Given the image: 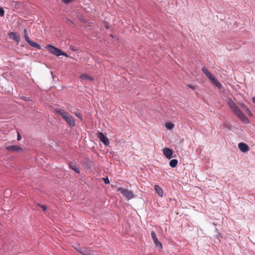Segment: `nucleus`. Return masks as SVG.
Masks as SVG:
<instances>
[{
  "label": "nucleus",
  "mask_w": 255,
  "mask_h": 255,
  "mask_svg": "<svg viewBox=\"0 0 255 255\" xmlns=\"http://www.w3.org/2000/svg\"><path fill=\"white\" fill-rule=\"evenodd\" d=\"M230 108L233 110L234 114L245 124L249 123V120L241 110L237 106L236 104L232 101L228 103Z\"/></svg>",
  "instance_id": "nucleus-1"
},
{
  "label": "nucleus",
  "mask_w": 255,
  "mask_h": 255,
  "mask_svg": "<svg viewBox=\"0 0 255 255\" xmlns=\"http://www.w3.org/2000/svg\"><path fill=\"white\" fill-rule=\"evenodd\" d=\"M56 113L60 114L63 119L69 124L71 127H73L75 126L76 123L73 117L70 115L68 112L63 109H55Z\"/></svg>",
  "instance_id": "nucleus-2"
},
{
  "label": "nucleus",
  "mask_w": 255,
  "mask_h": 255,
  "mask_svg": "<svg viewBox=\"0 0 255 255\" xmlns=\"http://www.w3.org/2000/svg\"><path fill=\"white\" fill-rule=\"evenodd\" d=\"M202 71L217 87L218 88H221L222 87V85L221 83L217 81V80L212 75V74L206 68L203 67L202 68Z\"/></svg>",
  "instance_id": "nucleus-3"
},
{
  "label": "nucleus",
  "mask_w": 255,
  "mask_h": 255,
  "mask_svg": "<svg viewBox=\"0 0 255 255\" xmlns=\"http://www.w3.org/2000/svg\"><path fill=\"white\" fill-rule=\"evenodd\" d=\"M48 51L57 56H60V55H63V56H65L66 57H67L68 55L67 54H66V53L65 52H63L62 50H61L60 49L52 46V45H48L46 47Z\"/></svg>",
  "instance_id": "nucleus-4"
},
{
  "label": "nucleus",
  "mask_w": 255,
  "mask_h": 255,
  "mask_svg": "<svg viewBox=\"0 0 255 255\" xmlns=\"http://www.w3.org/2000/svg\"><path fill=\"white\" fill-rule=\"evenodd\" d=\"M118 191H120L121 193V194L123 195L124 196H125L128 199H130L132 198L134 196L133 192L131 191L128 190L127 189L120 187L118 189Z\"/></svg>",
  "instance_id": "nucleus-5"
},
{
  "label": "nucleus",
  "mask_w": 255,
  "mask_h": 255,
  "mask_svg": "<svg viewBox=\"0 0 255 255\" xmlns=\"http://www.w3.org/2000/svg\"><path fill=\"white\" fill-rule=\"evenodd\" d=\"M98 137L99 138V140L103 142L106 146L109 144V139L107 138V137L104 135L103 133L101 132L98 133Z\"/></svg>",
  "instance_id": "nucleus-6"
},
{
  "label": "nucleus",
  "mask_w": 255,
  "mask_h": 255,
  "mask_svg": "<svg viewBox=\"0 0 255 255\" xmlns=\"http://www.w3.org/2000/svg\"><path fill=\"white\" fill-rule=\"evenodd\" d=\"M152 239L154 243L156 245V247L161 249L162 246L161 243L158 241V239L156 237V235L154 231H152L151 233Z\"/></svg>",
  "instance_id": "nucleus-7"
},
{
  "label": "nucleus",
  "mask_w": 255,
  "mask_h": 255,
  "mask_svg": "<svg viewBox=\"0 0 255 255\" xmlns=\"http://www.w3.org/2000/svg\"><path fill=\"white\" fill-rule=\"evenodd\" d=\"M6 149L9 151H16L17 152H20L22 151V148L19 146L17 145L7 146L6 147Z\"/></svg>",
  "instance_id": "nucleus-8"
},
{
  "label": "nucleus",
  "mask_w": 255,
  "mask_h": 255,
  "mask_svg": "<svg viewBox=\"0 0 255 255\" xmlns=\"http://www.w3.org/2000/svg\"><path fill=\"white\" fill-rule=\"evenodd\" d=\"M8 35L10 39H12L15 41L17 44H19L20 39V37L19 35H17L16 33L14 32H10Z\"/></svg>",
  "instance_id": "nucleus-9"
},
{
  "label": "nucleus",
  "mask_w": 255,
  "mask_h": 255,
  "mask_svg": "<svg viewBox=\"0 0 255 255\" xmlns=\"http://www.w3.org/2000/svg\"><path fill=\"white\" fill-rule=\"evenodd\" d=\"M163 153L167 158L170 159L172 157L173 151L172 149L165 147L163 149Z\"/></svg>",
  "instance_id": "nucleus-10"
},
{
  "label": "nucleus",
  "mask_w": 255,
  "mask_h": 255,
  "mask_svg": "<svg viewBox=\"0 0 255 255\" xmlns=\"http://www.w3.org/2000/svg\"><path fill=\"white\" fill-rule=\"evenodd\" d=\"M238 147L239 149L243 152H246L249 150L248 145L243 142H240L238 144Z\"/></svg>",
  "instance_id": "nucleus-11"
},
{
  "label": "nucleus",
  "mask_w": 255,
  "mask_h": 255,
  "mask_svg": "<svg viewBox=\"0 0 255 255\" xmlns=\"http://www.w3.org/2000/svg\"><path fill=\"white\" fill-rule=\"evenodd\" d=\"M77 250L83 255H88L90 254V250L85 247H79Z\"/></svg>",
  "instance_id": "nucleus-12"
},
{
  "label": "nucleus",
  "mask_w": 255,
  "mask_h": 255,
  "mask_svg": "<svg viewBox=\"0 0 255 255\" xmlns=\"http://www.w3.org/2000/svg\"><path fill=\"white\" fill-rule=\"evenodd\" d=\"M154 189H155V190L156 191V193L158 194V195L159 196H160V197L163 196V191H162V189H161V188L159 186L155 185L154 186Z\"/></svg>",
  "instance_id": "nucleus-13"
},
{
  "label": "nucleus",
  "mask_w": 255,
  "mask_h": 255,
  "mask_svg": "<svg viewBox=\"0 0 255 255\" xmlns=\"http://www.w3.org/2000/svg\"><path fill=\"white\" fill-rule=\"evenodd\" d=\"M28 44L31 46L36 48L38 49H40L41 48V46L39 44L35 42L32 41L31 40L28 43Z\"/></svg>",
  "instance_id": "nucleus-14"
},
{
  "label": "nucleus",
  "mask_w": 255,
  "mask_h": 255,
  "mask_svg": "<svg viewBox=\"0 0 255 255\" xmlns=\"http://www.w3.org/2000/svg\"><path fill=\"white\" fill-rule=\"evenodd\" d=\"M178 163V160L177 159H172L169 162V165L172 167H175Z\"/></svg>",
  "instance_id": "nucleus-15"
},
{
  "label": "nucleus",
  "mask_w": 255,
  "mask_h": 255,
  "mask_svg": "<svg viewBox=\"0 0 255 255\" xmlns=\"http://www.w3.org/2000/svg\"><path fill=\"white\" fill-rule=\"evenodd\" d=\"M240 106H241V107L242 109V110L245 111L247 114H251V111L247 107V106L246 105H245L243 104H241Z\"/></svg>",
  "instance_id": "nucleus-16"
},
{
  "label": "nucleus",
  "mask_w": 255,
  "mask_h": 255,
  "mask_svg": "<svg viewBox=\"0 0 255 255\" xmlns=\"http://www.w3.org/2000/svg\"><path fill=\"white\" fill-rule=\"evenodd\" d=\"M80 78L81 79L83 80H89V81H92L93 80V78L89 76L88 75L86 74L82 75L80 76Z\"/></svg>",
  "instance_id": "nucleus-17"
},
{
  "label": "nucleus",
  "mask_w": 255,
  "mask_h": 255,
  "mask_svg": "<svg viewBox=\"0 0 255 255\" xmlns=\"http://www.w3.org/2000/svg\"><path fill=\"white\" fill-rule=\"evenodd\" d=\"M69 166L72 169L77 173H80V171L75 165L73 164L72 162H69Z\"/></svg>",
  "instance_id": "nucleus-18"
},
{
  "label": "nucleus",
  "mask_w": 255,
  "mask_h": 255,
  "mask_svg": "<svg viewBox=\"0 0 255 255\" xmlns=\"http://www.w3.org/2000/svg\"><path fill=\"white\" fill-rule=\"evenodd\" d=\"M165 126L167 129L171 130L174 128V125L172 123H167Z\"/></svg>",
  "instance_id": "nucleus-19"
},
{
  "label": "nucleus",
  "mask_w": 255,
  "mask_h": 255,
  "mask_svg": "<svg viewBox=\"0 0 255 255\" xmlns=\"http://www.w3.org/2000/svg\"><path fill=\"white\" fill-rule=\"evenodd\" d=\"M74 114L77 118H78L81 121L83 120V116H82V114L79 112L78 110H77L76 111H75L74 112Z\"/></svg>",
  "instance_id": "nucleus-20"
},
{
  "label": "nucleus",
  "mask_w": 255,
  "mask_h": 255,
  "mask_svg": "<svg viewBox=\"0 0 255 255\" xmlns=\"http://www.w3.org/2000/svg\"><path fill=\"white\" fill-rule=\"evenodd\" d=\"M38 205L39 206H40L42 209V210L45 211L47 209V207L46 205H41V204H38Z\"/></svg>",
  "instance_id": "nucleus-21"
},
{
  "label": "nucleus",
  "mask_w": 255,
  "mask_h": 255,
  "mask_svg": "<svg viewBox=\"0 0 255 255\" xmlns=\"http://www.w3.org/2000/svg\"><path fill=\"white\" fill-rule=\"evenodd\" d=\"M4 14V10L3 8L0 7V16H3Z\"/></svg>",
  "instance_id": "nucleus-22"
},
{
  "label": "nucleus",
  "mask_w": 255,
  "mask_h": 255,
  "mask_svg": "<svg viewBox=\"0 0 255 255\" xmlns=\"http://www.w3.org/2000/svg\"><path fill=\"white\" fill-rule=\"evenodd\" d=\"M24 39H25V41L28 43L31 41L30 39H29L28 35H24Z\"/></svg>",
  "instance_id": "nucleus-23"
},
{
  "label": "nucleus",
  "mask_w": 255,
  "mask_h": 255,
  "mask_svg": "<svg viewBox=\"0 0 255 255\" xmlns=\"http://www.w3.org/2000/svg\"><path fill=\"white\" fill-rule=\"evenodd\" d=\"M103 180L104 181L105 183L106 184L110 183V181L108 178H103Z\"/></svg>",
  "instance_id": "nucleus-24"
},
{
  "label": "nucleus",
  "mask_w": 255,
  "mask_h": 255,
  "mask_svg": "<svg viewBox=\"0 0 255 255\" xmlns=\"http://www.w3.org/2000/svg\"><path fill=\"white\" fill-rule=\"evenodd\" d=\"M188 87H189V88H190L193 90H195L196 89V86H195V85H188Z\"/></svg>",
  "instance_id": "nucleus-25"
},
{
  "label": "nucleus",
  "mask_w": 255,
  "mask_h": 255,
  "mask_svg": "<svg viewBox=\"0 0 255 255\" xmlns=\"http://www.w3.org/2000/svg\"><path fill=\"white\" fill-rule=\"evenodd\" d=\"M17 140H20L21 139V136L20 134L18 132H17Z\"/></svg>",
  "instance_id": "nucleus-26"
},
{
  "label": "nucleus",
  "mask_w": 255,
  "mask_h": 255,
  "mask_svg": "<svg viewBox=\"0 0 255 255\" xmlns=\"http://www.w3.org/2000/svg\"><path fill=\"white\" fill-rule=\"evenodd\" d=\"M23 33H24V35H28V33H27V31L26 30V29H24V30H23Z\"/></svg>",
  "instance_id": "nucleus-27"
},
{
  "label": "nucleus",
  "mask_w": 255,
  "mask_h": 255,
  "mask_svg": "<svg viewBox=\"0 0 255 255\" xmlns=\"http://www.w3.org/2000/svg\"><path fill=\"white\" fill-rule=\"evenodd\" d=\"M22 99L26 101H27L29 100V98L28 97H22Z\"/></svg>",
  "instance_id": "nucleus-28"
},
{
  "label": "nucleus",
  "mask_w": 255,
  "mask_h": 255,
  "mask_svg": "<svg viewBox=\"0 0 255 255\" xmlns=\"http://www.w3.org/2000/svg\"><path fill=\"white\" fill-rule=\"evenodd\" d=\"M71 49L73 51H77V50L74 46H71Z\"/></svg>",
  "instance_id": "nucleus-29"
},
{
  "label": "nucleus",
  "mask_w": 255,
  "mask_h": 255,
  "mask_svg": "<svg viewBox=\"0 0 255 255\" xmlns=\"http://www.w3.org/2000/svg\"><path fill=\"white\" fill-rule=\"evenodd\" d=\"M252 101L255 104V97L252 98Z\"/></svg>",
  "instance_id": "nucleus-30"
},
{
  "label": "nucleus",
  "mask_w": 255,
  "mask_h": 255,
  "mask_svg": "<svg viewBox=\"0 0 255 255\" xmlns=\"http://www.w3.org/2000/svg\"><path fill=\"white\" fill-rule=\"evenodd\" d=\"M228 128H229V129H230V127L229 126H227V127Z\"/></svg>",
  "instance_id": "nucleus-31"
},
{
  "label": "nucleus",
  "mask_w": 255,
  "mask_h": 255,
  "mask_svg": "<svg viewBox=\"0 0 255 255\" xmlns=\"http://www.w3.org/2000/svg\"><path fill=\"white\" fill-rule=\"evenodd\" d=\"M67 21H68V22H71V21H70V20H68H68H67Z\"/></svg>",
  "instance_id": "nucleus-32"
}]
</instances>
